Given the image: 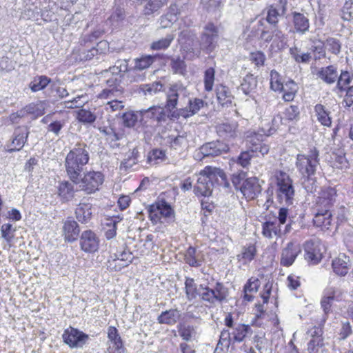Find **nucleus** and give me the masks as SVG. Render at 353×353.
<instances>
[{"instance_id":"1","label":"nucleus","mask_w":353,"mask_h":353,"mask_svg":"<svg viewBox=\"0 0 353 353\" xmlns=\"http://www.w3.org/2000/svg\"><path fill=\"white\" fill-rule=\"evenodd\" d=\"M90 160L89 147L83 142L77 143L65 159L66 174L74 184H79L85 166Z\"/></svg>"},{"instance_id":"2","label":"nucleus","mask_w":353,"mask_h":353,"mask_svg":"<svg viewBox=\"0 0 353 353\" xmlns=\"http://www.w3.org/2000/svg\"><path fill=\"white\" fill-rule=\"evenodd\" d=\"M196 183L194 192L197 196H208L212 194L214 179L220 177L225 186L228 185L227 176L223 170L216 168L206 167L196 175Z\"/></svg>"},{"instance_id":"3","label":"nucleus","mask_w":353,"mask_h":353,"mask_svg":"<svg viewBox=\"0 0 353 353\" xmlns=\"http://www.w3.org/2000/svg\"><path fill=\"white\" fill-rule=\"evenodd\" d=\"M249 150L240 153L236 159V163L243 168H247L251 159L254 156L261 154L263 157L267 154L270 150V146L264 142L263 136L259 134H254L250 137Z\"/></svg>"},{"instance_id":"4","label":"nucleus","mask_w":353,"mask_h":353,"mask_svg":"<svg viewBox=\"0 0 353 353\" xmlns=\"http://www.w3.org/2000/svg\"><path fill=\"white\" fill-rule=\"evenodd\" d=\"M276 199L281 204L290 205L293 203L294 189L292 180L290 176L283 171H276Z\"/></svg>"},{"instance_id":"5","label":"nucleus","mask_w":353,"mask_h":353,"mask_svg":"<svg viewBox=\"0 0 353 353\" xmlns=\"http://www.w3.org/2000/svg\"><path fill=\"white\" fill-rule=\"evenodd\" d=\"M296 165L302 176L314 175L319 165V151L315 148H310L307 154H299Z\"/></svg>"},{"instance_id":"6","label":"nucleus","mask_w":353,"mask_h":353,"mask_svg":"<svg viewBox=\"0 0 353 353\" xmlns=\"http://www.w3.org/2000/svg\"><path fill=\"white\" fill-rule=\"evenodd\" d=\"M165 95V108L171 111L176 108L179 100L182 101L189 97L190 92L187 86L181 81H177L169 85Z\"/></svg>"},{"instance_id":"7","label":"nucleus","mask_w":353,"mask_h":353,"mask_svg":"<svg viewBox=\"0 0 353 353\" xmlns=\"http://www.w3.org/2000/svg\"><path fill=\"white\" fill-rule=\"evenodd\" d=\"M199 289L202 290L199 294L200 298L210 304L222 303L228 296V289L220 282H216L213 288L201 284Z\"/></svg>"},{"instance_id":"8","label":"nucleus","mask_w":353,"mask_h":353,"mask_svg":"<svg viewBox=\"0 0 353 353\" xmlns=\"http://www.w3.org/2000/svg\"><path fill=\"white\" fill-rule=\"evenodd\" d=\"M219 39V30L212 23H207L200 38V48L207 54L213 52L217 46Z\"/></svg>"},{"instance_id":"9","label":"nucleus","mask_w":353,"mask_h":353,"mask_svg":"<svg viewBox=\"0 0 353 353\" xmlns=\"http://www.w3.org/2000/svg\"><path fill=\"white\" fill-rule=\"evenodd\" d=\"M260 39L265 43H270L273 41L271 45L273 47L276 43V48L279 50L284 49L286 46V35L283 32L280 28H274L272 26H264L261 30Z\"/></svg>"},{"instance_id":"10","label":"nucleus","mask_w":353,"mask_h":353,"mask_svg":"<svg viewBox=\"0 0 353 353\" xmlns=\"http://www.w3.org/2000/svg\"><path fill=\"white\" fill-rule=\"evenodd\" d=\"M336 190L334 188L324 187L316 201L315 210L319 212L331 211L336 201Z\"/></svg>"},{"instance_id":"11","label":"nucleus","mask_w":353,"mask_h":353,"mask_svg":"<svg viewBox=\"0 0 353 353\" xmlns=\"http://www.w3.org/2000/svg\"><path fill=\"white\" fill-rule=\"evenodd\" d=\"M103 181L104 176L101 172L90 171L81 176L80 187L88 194H92L99 190Z\"/></svg>"},{"instance_id":"12","label":"nucleus","mask_w":353,"mask_h":353,"mask_svg":"<svg viewBox=\"0 0 353 353\" xmlns=\"http://www.w3.org/2000/svg\"><path fill=\"white\" fill-rule=\"evenodd\" d=\"M230 150L229 145L222 141H214L205 143L199 148L198 154L205 157H215L226 154Z\"/></svg>"},{"instance_id":"13","label":"nucleus","mask_w":353,"mask_h":353,"mask_svg":"<svg viewBox=\"0 0 353 353\" xmlns=\"http://www.w3.org/2000/svg\"><path fill=\"white\" fill-rule=\"evenodd\" d=\"M62 338L64 343L70 347H78L85 345L89 336L76 328L69 327L65 330Z\"/></svg>"},{"instance_id":"14","label":"nucleus","mask_w":353,"mask_h":353,"mask_svg":"<svg viewBox=\"0 0 353 353\" xmlns=\"http://www.w3.org/2000/svg\"><path fill=\"white\" fill-rule=\"evenodd\" d=\"M79 245L81 250L86 253L95 252L99 246V237L91 230H85L79 237Z\"/></svg>"},{"instance_id":"15","label":"nucleus","mask_w":353,"mask_h":353,"mask_svg":"<svg viewBox=\"0 0 353 353\" xmlns=\"http://www.w3.org/2000/svg\"><path fill=\"white\" fill-rule=\"evenodd\" d=\"M287 0H279V4L270 5L267 8L265 21L272 28H279V17L283 15L286 12Z\"/></svg>"},{"instance_id":"16","label":"nucleus","mask_w":353,"mask_h":353,"mask_svg":"<svg viewBox=\"0 0 353 353\" xmlns=\"http://www.w3.org/2000/svg\"><path fill=\"white\" fill-rule=\"evenodd\" d=\"M240 191L248 200L254 199L261 192L259 179L256 177L246 179L241 185Z\"/></svg>"},{"instance_id":"17","label":"nucleus","mask_w":353,"mask_h":353,"mask_svg":"<svg viewBox=\"0 0 353 353\" xmlns=\"http://www.w3.org/2000/svg\"><path fill=\"white\" fill-rule=\"evenodd\" d=\"M301 251V246L298 243L289 242L282 250L281 265L285 267L292 265Z\"/></svg>"},{"instance_id":"18","label":"nucleus","mask_w":353,"mask_h":353,"mask_svg":"<svg viewBox=\"0 0 353 353\" xmlns=\"http://www.w3.org/2000/svg\"><path fill=\"white\" fill-rule=\"evenodd\" d=\"M305 259L312 264L319 263L322 259L323 253L321 245L318 241H307L304 245Z\"/></svg>"},{"instance_id":"19","label":"nucleus","mask_w":353,"mask_h":353,"mask_svg":"<svg viewBox=\"0 0 353 353\" xmlns=\"http://www.w3.org/2000/svg\"><path fill=\"white\" fill-rule=\"evenodd\" d=\"M239 125L236 121H224L218 123L216 125V132L217 134L223 139L232 140L238 135Z\"/></svg>"},{"instance_id":"20","label":"nucleus","mask_w":353,"mask_h":353,"mask_svg":"<svg viewBox=\"0 0 353 353\" xmlns=\"http://www.w3.org/2000/svg\"><path fill=\"white\" fill-rule=\"evenodd\" d=\"M291 17L293 30H290V32L304 34L309 31L310 20L307 15L294 11L292 12Z\"/></svg>"},{"instance_id":"21","label":"nucleus","mask_w":353,"mask_h":353,"mask_svg":"<svg viewBox=\"0 0 353 353\" xmlns=\"http://www.w3.org/2000/svg\"><path fill=\"white\" fill-rule=\"evenodd\" d=\"M112 258V261H108L109 267L115 271H119L132 262L133 255L131 252L125 249L115 253Z\"/></svg>"},{"instance_id":"22","label":"nucleus","mask_w":353,"mask_h":353,"mask_svg":"<svg viewBox=\"0 0 353 353\" xmlns=\"http://www.w3.org/2000/svg\"><path fill=\"white\" fill-rule=\"evenodd\" d=\"M165 109L160 106H152L148 109H142L139 112L141 120L151 119L156 121L158 123H161L165 122L168 119Z\"/></svg>"},{"instance_id":"23","label":"nucleus","mask_w":353,"mask_h":353,"mask_svg":"<svg viewBox=\"0 0 353 353\" xmlns=\"http://www.w3.org/2000/svg\"><path fill=\"white\" fill-rule=\"evenodd\" d=\"M29 134L28 128L26 126L17 127L13 134V139L11 142V148L9 152L19 151L24 146Z\"/></svg>"},{"instance_id":"24","label":"nucleus","mask_w":353,"mask_h":353,"mask_svg":"<svg viewBox=\"0 0 353 353\" xmlns=\"http://www.w3.org/2000/svg\"><path fill=\"white\" fill-rule=\"evenodd\" d=\"M63 232L66 241H75L80 232V228L77 222L72 219H67L63 223Z\"/></svg>"},{"instance_id":"25","label":"nucleus","mask_w":353,"mask_h":353,"mask_svg":"<svg viewBox=\"0 0 353 353\" xmlns=\"http://www.w3.org/2000/svg\"><path fill=\"white\" fill-rule=\"evenodd\" d=\"M332 266L334 272L339 276L347 274L350 266V259L345 254H340L337 258L332 261Z\"/></svg>"},{"instance_id":"26","label":"nucleus","mask_w":353,"mask_h":353,"mask_svg":"<svg viewBox=\"0 0 353 353\" xmlns=\"http://www.w3.org/2000/svg\"><path fill=\"white\" fill-rule=\"evenodd\" d=\"M205 104L207 105V103L201 99L196 97L189 99L188 105L182 108V111H181L182 114H182L183 118L188 119L196 114Z\"/></svg>"},{"instance_id":"27","label":"nucleus","mask_w":353,"mask_h":353,"mask_svg":"<svg viewBox=\"0 0 353 353\" xmlns=\"http://www.w3.org/2000/svg\"><path fill=\"white\" fill-rule=\"evenodd\" d=\"M316 76L327 84H333L338 78L336 68L330 65L320 68L316 72Z\"/></svg>"},{"instance_id":"28","label":"nucleus","mask_w":353,"mask_h":353,"mask_svg":"<svg viewBox=\"0 0 353 353\" xmlns=\"http://www.w3.org/2000/svg\"><path fill=\"white\" fill-rule=\"evenodd\" d=\"M92 205L89 203H80L75 209L77 219L81 223H88L92 218Z\"/></svg>"},{"instance_id":"29","label":"nucleus","mask_w":353,"mask_h":353,"mask_svg":"<svg viewBox=\"0 0 353 353\" xmlns=\"http://www.w3.org/2000/svg\"><path fill=\"white\" fill-rule=\"evenodd\" d=\"M256 254V248L254 244L248 243L241 248V252L236 255L239 262L245 265L251 262Z\"/></svg>"},{"instance_id":"30","label":"nucleus","mask_w":353,"mask_h":353,"mask_svg":"<svg viewBox=\"0 0 353 353\" xmlns=\"http://www.w3.org/2000/svg\"><path fill=\"white\" fill-rule=\"evenodd\" d=\"M332 221V214L331 211L319 212L316 210L315 216L313 219L314 225L322 230H328Z\"/></svg>"},{"instance_id":"31","label":"nucleus","mask_w":353,"mask_h":353,"mask_svg":"<svg viewBox=\"0 0 353 353\" xmlns=\"http://www.w3.org/2000/svg\"><path fill=\"white\" fill-rule=\"evenodd\" d=\"M262 234L268 239H272L274 236H280L281 230L276 219L274 221L267 220L264 222L262 225Z\"/></svg>"},{"instance_id":"32","label":"nucleus","mask_w":353,"mask_h":353,"mask_svg":"<svg viewBox=\"0 0 353 353\" xmlns=\"http://www.w3.org/2000/svg\"><path fill=\"white\" fill-rule=\"evenodd\" d=\"M181 314L176 309H170L164 312L158 316L157 321L160 324L174 325L180 319Z\"/></svg>"},{"instance_id":"33","label":"nucleus","mask_w":353,"mask_h":353,"mask_svg":"<svg viewBox=\"0 0 353 353\" xmlns=\"http://www.w3.org/2000/svg\"><path fill=\"white\" fill-rule=\"evenodd\" d=\"M216 94L217 100L221 105H226L228 107L232 104L233 96L228 87L223 85H219L216 88Z\"/></svg>"},{"instance_id":"34","label":"nucleus","mask_w":353,"mask_h":353,"mask_svg":"<svg viewBox=\"0 0 353 353\" xmlns=\"http://www.w3.org/2000/svg\"><path fill=\"white\" fill-rule=\"evenodd\" d=\"M252 332L251 327L248 325L245 324H238L236 325L233 332L232 334V343H234L236 342L240 343L242 342L244 339L248 335L251 334Z\"/></svg>"},{"instance_id":"35","label":"nucleus","mask_w":353,"mask_h":353,"mask_svg":"<svg viewBox=\"0 0 353 353\" xmlns=\"http://www.w3.org/2000/svg\"><path fill=\"white\" fill-rule=\"evenodd\" d=\"M139 156V152L136 148L129 151L125 154V159L121 163L119 167L120 170L128 171L134 165H136L138 163Z\"/></svg>"},{"instance_id":"36","label":"nucleus","mask_w":353,"mask_h":353,"mask_svg":"<svg viewBox=\"0 0 353 353\" xmlns=\"http://www.w3.org/2000/svg\"><path fill=\"white\" fill-rule=\"evenodd\" d=\"M73 182L63 181L58 186L59 196L64 201L70 200L74 194Z\"/></svg>"},{"instance_id":"37","label":"nucleus","mask_w":353,"mask_h":353,"mask_svg":"<svg viewBox=\"0 0 353 353\" xmlns=\"http://www.w3.org/2000/svg\"><path fill=\"white\" fill-rule=\"evenodd\" d=\"M298 87L296 83L292 80H289L283 83V88L281 92H283V99L285 101H292L297 92Z\"/></svg>"},{"instance_id":"38","label":"nucleus","mask_w":353,"mask_h":353,"mask_svg":"<svg viewBox=\"0 0 353 353\" xmlns=\"http://www.w3.org/2000/svg\"><path fill=\"white\" fill-rule=\"evenodd\" d=\"M331 160L330 161V165L333 168L336 169H343L345 168L348 165V162L345 157V154L339 151V153L332 152L330 155Z\"/></svg>"},{"instance_id":"39","label":"nucleus","mask_w":353,"mask_h":353,"mask_svg":"<svg viewBox=\"0 0 353 353\" xmlns=\"http://www.w3.org/2000/svg\"><path fill=\"white\" fill-rule=\"evenodd\" d=\"M185 288L186 297L189 301L193 300L199 296L202 292L201 290L197 288L194 280L192 278H186L185 281Z\"/></svg>"},{"instance_id":"40","label":"nucleus","mask_w":353,"mask_h":353,"mask_svg":"<svg viewBox=\"0 0 353 353\" xmlns=\"http://www.w3.org/2000/svg\"><path fill=\"white\" fill-rule=\"evenodd\" d=\"M260 286V281L257 278L251 277L244 285V299L251 301L253 296L248 293L256 292Z\"/></svg>"},{"instance_id":"41","label":"nucleus","mask_w":353,"mask_h":353,"mask_svg":"<svg viewBox=\"0 0 353 353\" xmlns=\"http://www.w3.org/2000/svg\"><path fill=\"white\" fill-rule=\"evenodd\" d=\"M257 85V81L253 74H247L240 85V89L248 95L254 92Z\"/></svg>"},{"instance_id":"42","label":"nucleus","mask_w":353,"mask_h":353,"mask_svg":"<svg viewBox=\"0 0 353 353\" xmlns=\"http://www.w3.org/2000/svg\"><path fill=\"white\" fill-rule=\"evenodd\" d=\"M314 110L317 117L318 121L325 126H330L332 123L330 112L325 109V106L322 104H316L314 107Z\"/></svg>"},{"instance_id":"43","label":"nucleus","mask_w":353,"mask_h":353,"mask_svg":"<svg viewBox=\"0 0 353 353\" xmlns=\"http://www.w3.org/2000/svg\"><path fill=\"white\" fill-rule=\"evenodd\" d=\"M301 184L302 188L307 193H313L318 188V183L314 175L302 176L301 178Z\"/></svg>"},{"instance_id":"44","label":"nucleus","mask_w":353,"mask_h":353,"mask_svg":"<svg viewBox=\"0 0 353 353\" xmlns=\"http://www.w3.org/2000/svg\"><path fill=\"white\" fill-rule=\"evenodd\" d=\"M50 81V79L46 76L36 77L29 83V87L32 92H38L46 88Z\"/></svg>"},{"instance_id":"45","label":"nucleus","mask_w":353,"mask_h":353,"mask_svg":"<svg viewBox=\"0 0 353 353\" xmlns=\"http://www.w3.org/2000/svg\"><path fill=\"white\" fill-rule=\"evenodd\" d=\"M174 39L173 34H168L165 38L153 41L150 45V48L153 50H161L167 49Z\"/></svg>"},{"instance_id":"46","label":"nucleus","mask_w":353,"mask_h":353,"mask_svg":"<svg viewBox=\"0 0 353 353\" xmlns=\"http://www.w3.org/2000/svg\"><path fill=\"white\" fill-rule=\"evenodd\" d=\"M199 254L196 248L190 247L185 254V262L192 267H199L201 265V261L199 259Z\"/></svg>"},{"instance_id":"47","label":"nucleus","mask_w":353,"mask_h":353,"mask_svg":"<svg viewBox=\"0 0 353 353\" xmlns=\"http://www.w3.org/2000/svg\"><path fill=\"white\" fill-rule=\"evenodd\" d=\"M170 67L174 74L183 75L186 72V64L181 57H171Z\"/></svg>"},{"instance_id":"48","label":"nucleus","mask_w":353,"mask_h":353,"mask_svg":"<svg viewBox=\"0 0 353 353\" xmlns=\"http://www.w3.org/2000/svg\"><path fill=\"white\" fill-rule=\"evenodd\" d=\"M83 46V47L79 50L78 57L77 58L80 61H90L92 59H94V57L97 59H100V57L97 54V50H94V48L93 47L91 48L90 49L86 50L84 48L85 46Z\"/></svg>"},{"instance_id":"49","label":"nucleus","mask_w":353,"mask_h":353,"mask_svg":"<svg viewBox=\"0 0 353 353\" xmlns=\"http://www.w3.org/2000/svg\"><path fill=\"white\" fill-rule=\"evenodd\" d=\"M25 107L26 112H28V114L32 115L33 119H37L38 117L42 116L45 113V108L41 103H31L28 104Z\"/></svg>"},{"instance_id":"50","label":"nucleus","mask_w":353,"mask_h":353,"mask_svg":"<svg viewBox=\"0 0 353 353\" xmlns=\"http://www.w3.org/2000/svg\"><path fill=\"white\" fill-rule=\"evenodd\" d=\"M168 0H149L144 8V12L150 15L158 11L161 7L167 3Z\"/></svg>"},{"instance_id":"51","label":"nucleus","mask_w":353,"mask_h":353,"mask_svg":"<svg viewBox=\"0 0 353 353\" xmlns=\"http://www.w3.org/2000/svg\"><path fill=\"white\" fill-rule=\"evenodd\" d=\"M99 130L105 137L106 140L110 142L119 141L122 137L121 134L117 133L115 130L110 126L100 127L99 128Z\"/></svg>"},{"instance_id":"52","label":"nucleus","mask_w":353,"mask_h":353,"mask_svg":"<svg viewBox=\"0 0 353 353\" xmlns=\"http://www.w3.org/2000/svg\"><path fill=\"white\" fill-rule=\"evenodd\" d=\"M155 57L151 55H144L140 58L134 59V68L142 70L149 68L154 61Z\"/></svg>"},{"instance_id":"53","label":"nucleus","mask_w":353,"mask_h":353,"mask_svg":"<svg viewBox=\"0 0 353 353\" xmlns=\"http://www.w3.org/2000/svg\"><path fill=\"white\" fill-rule=\"evenodd\" d=\"M166 159L165 151L160 149H154L148 154V161L150 163L158 164Z\"/></svg>"},{"instance_id":"54","label":"nucleus","mask_w":353,"mask_h":353,"mask_svg":"<svg viewBox=\"0 0 353 353\" xmlns=\"http://www.w3.org/2000/svg\"><path fill=\"white\" fill-rule=\"evenodd\" d=\"M125 14L123 8L119 6L114 8V12L108 18V20L110 21L113 26L117 27L120 22H121L125 19Z\"/></svg>"},{"instance_id":"55","label":"nucleus","mask_w":353,"mask_h":353,"mask_svg":"<svg viewBox=\"0 0 353 353\" xmlns=\"http://www.w3.org/2000/svg\"><path fill=\"white\" fill-rule=\"evenodd\" d=\"M139 119L137 113L128 111L123 114L122 120L125 127L132 128L135 125Z\"/></svg>"},{"instance_id":"56","label":"nucleus","mask_w":353,"mask_h":353,"mask_svg":"<svg viewBox=\"0 0 353 353\" xmlns=\"http://www.w3.org/2000/svg\"><path fill=\"white\" fill-rule=\"evenodd\" d=\"M78 120L83 123H92L95 121L97 117L90 110L81 109L77 113Z\"/></svg>"},{"instance_id":"57","label":"nucleus","mask_w":353,"mask_h":353,"mask_svg":"<svg viewBox=\"0 0 353 353\" xmlns=\"http://www.w3.org/2000/svg\"><path fill=\"white\" fill-rule=\"evenodd\" d=\"M325 48L332 54H339L341 52V43L339 39L329 37L325 42Z\"/></svg>"},{"instance_id":"58","label":"nucleus","mask_w":353,"mask_h":353,"mask_svg":"<svg viewBox=\"0 0 353 353\" xmlns=\"http://www.w3.org/2000/svg\"><path fill=\"white\" fill-rule=\"evenodd\" d=\"M231 335H232V333H230L228 330H223L221 332L219 341L214 350V353H219V345H225V347L227 348L229 347L231 342L232 341V336H231Z\"/></svg>"},{"instance_id":"59","label":"nucleus","mask_w":353,"mask_h":353,"mask_svg":"<svg viewBox=\"0 0 353 353\" xmlns=\"http://www.w3.org/2000/svg\"><path fill=\"white\" fill-rule=\"evenodd\" d=\"M336 80L337 83L336 89H339L341 92H343L345 90L344 87L351 83L352 79L347 71H342L340 76H338Z\"/></svg>"},{"instance_id":"60","label":"nucleus","mask_w":353,"mask_h":353,"mask_svg":"<svg viewBox=\"0 0 353 353\" xmlns=\"http://www.w3.org/2000/svg\"><path fill=\"white\" fill-rule=\"evenodd\" d=\"M163 88L160 82H154L151 84H143L140 85V90L146 95H152L160 91Z\"/></svg>"},{"instance_id":"61","label":"nucleus","mask_w":353,"mask_h":353,"mask_svg":"<svg viewBox=\"0 0 353 353\" xmlns=\"http://www.w3.org/2000/svg\"><path fill=\"white\" fill-rule=\"evenodd\" d=\"M215 70L213 68H209L205 71L204 84L206 91H211L214 85Z\"/></svg>"},{"instance_id":"62","label":"nucleus","mask_w":353,"mask_h":353,"mask_svg":"<svg viewBox=\"0 0 353 353\" xmlns=\"http://www.w3.org/2000/svg\"><path fill=\"white\" fill-rule=\"evenodd\" d=\"M270 88L274 91H281L283 88V83L281 81L280 74L274 70L270 72Z\"/></svg>"},{"instance_id":"63","label":"nucleus","mask_w":353,"mask_h":353,"mask_svg":"<svg viewBox=\"0 0 353 353\" xmlns=\"http://www.w3.org/2000/svg\"><path fill=\"white\" fill-rule=\"evenodd\" d=\"M15 230L11 223H5L1 227V236L8 243H10L13 239Z\"/></svg>"},{"instance_id":"64","label":"nucleus","mask_w":353,"mask_h":353,"mask_svg":"<svg viewBox=\"0 0 353 353\" xmlns=\"http://www.w3.org/2000/svg\"><path fill=\"white\" fill-rule=\"evenodd\" d=\"M342 18L343 20L350 21L353 18V1L352 0L346 1L342 10Z\"/></svg>"}]
</instances>
